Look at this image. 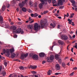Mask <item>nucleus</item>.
Segmentation results:
<instances>
[{"mask_svg":"<svg viewBox=\"0 0 77 77\" xmlns=\"http://www.w3.org/2000/svg\"><path fill=\"white\" fill-rule=\"evenodd\" d=\"M25 2H23V1H22V3H20L19 4V6L20 7H21L20 8H22L23 7L24 4H25Z\"/></svg>","mask_w":77,"mask_h":77,"instance_id":"9d476101","label":"nucleus"},{"mask_svg":"<svg viewBox=\"0 0 77 77\" xmlns=\"http://www.w3.org/2000/svg\"><path fill=\"white\" fill-rule=\"evenodd\" d=\"M17 35H16V34H15L14 35V38H17Z\"/></svg>","mask_w":77,"mask_h":77,"instance_id":"052dcab7","label":"nucleus"},{"mask_svg":"<svg viewBox=\"0 0 77 77\" xmlns=\"http://www.w3.org/2000/svg\"><path fill=\"white\" fill-rule=\"evenodd\" d=\"M33 59L35 60H37L38 59V56L36 54H34L32 56Z\"/></svg>","mask_w":77,"mask_h":77,"instance_id":"1a4fd4ad","label":"nucleus"},{"mask_svg":"<svg viewBox=\"0 0 77 77\" xmlns=\"http://www.w3.org/2000/svg\"><path fill=\"white\" fill-rule=\"evenodd\" d=\"M22 10L23 12H26V9L24 8H22Z\"/></svg>","mask_w":77,"mask_h":77,"instance_id":"bb28decb","label":"nucleus"},{"mask_svg":"<svg viewBox=\"0 0 77 77\" xmlns=\"http://www.w3.org/2000/svg\"><path fill=\"white\" fill-rule=\"evenodd\" d=\"M54 59V55H51L50 56V57H48V58H47V61L48 62H51L53 61Z\"/></svg>","mask_w":77,"mask_h":77,"instance_id":"7ed1b4c3","label":"nucleus"},{"mask_svg":"<svg viewBox=\"0 0 77 77\" xmlns=\"http://www.w3.org/2000/svg\"><path fill=\"white\" fill-rule=\"evenodd\" d=\"M59 55L57 54L55 55V58L56 60H58L59 58Z\"/></svg>","mask_w":77,"mask_h":77,"instance_id":"4be33fe9","label":"nucleus"},{"mask_svg":"<svg viewBox=\"0 0 77 77\" xmlns=\"http://www.w3.org/2000/svg\"><path fill=\"white\" fill-rule=\"evenodd\" d=\"M48 22V20L47 19H45L44 20L42 21L41 22V27L42 29L46 27L47 26L46 23Z\"/></svg>","mask_w":77,"mask_h":77,"instance_id":"f257e3e1","label":"nucleus"},{"mask_svg":"<svg viewBox=\"0 0 77 77\" xmlns=\"http://www.w3.org/2000/svg\"><path fill=\"white\" fill-rule=\"evenodd\" d=\"M39 29V25L38 24L36 23L35 24L33 27V29L35 30H38Z\"/></svg>","mask_w":77,"mask_h":77,"instance_id":"423d86ee","label":"nucleus"},{"mask_svg":"<svg viewBox=\"0 0 77 77\" xmlns=\"http://www.w3.org/2000/svg\"><path fill=\"white\" fill-rule=\"evenodd\" d=\"M49 11H43V14H47L48 12Z\"/></svg>","mask_w":77,"mask_h":77,"instance_id":"c756f323","label":"nucleus"},{"mask_svg":"<svg viewBox=\"0 0 77 77\" xmlns=\"http://www.w3.org/2000/svg\"><path fill=\"white\" fill-rule=\"evenodd\" d=\"M22 24V23H20V22H19V23H18V25H21Z\"/></svg>","mask_w":77,"mask_h":77,"instance_id":"338daca9","label":"nucleus"},{"mask_svg":"<svg viewBox=\"0 0 77 77\" xmlns=\"http://www.w3.org/2000/svg\"><path fill=\"white\" fill-rule=\"evenodd\" d=\"M72 5L74 7V8H76L77 7V6L75 5V4H73Z\"/></svg>","mask_w":77,"mask_h":77,"instance_id":"4d7b16f0","label":"nucleus"},{"mask_svg":"<svg viewBox=\"0 0 77 77\" xmlns=\"http://www.w3.org/2000/svg\"><path fill=\"white\" fill-rule=\"evenodd\" d=\"M29 55L30 57H31V56H32L33 54L32 53H31L29 54Z\"/></svg>","mask_w":77,"mask_h":77,"instance_id":"e2e57ef3","label":"nucleus"},{"mask_svg":"<svg viewBox=\"0 0 77 77\" xmlns=\"http://www.w3.org/2000/svg\"><path fill=\"white\" fill-rule=\"evenodd\" d=\"M32 19H31L30 17H29V19L28 20V21H32Z\"/></svg>","mask_w":77,"mask_h":77,"instance_id":"09e8293b","label":"nucleus"},{"mask_svg":"<svg viewBox=\"0 0 77 77\" xmlns=\"http://www.w3.org/2000/svg\"><path fill=\"white\" fill-rule=\"evenodd\" d=\"M0 15L1 14H0V23L2 24L3 23V18L2 16Z\"/></svg>","mask_w":77,"mask_h":77,"instance_id":"9b49d317","label":"nucleus"},{"mask_svg":"<svg viewBox=\"0 0 77 77\" xmlns=\"http://www.w3.org/2000/svg\"><path fill=\"white\" fill-rule=\"evenodd\" d=\"M33 68V67H32V66L31 65L29 66H28V68Z\"/></svg>","mask_w":77,"mask_h":77,"instance_id":"79ce46f5","label":"nucleus"},{"mask_svg":"<svg viewBox=\"0 0 77 77\" xmlns=\"http://www.w3.org/2000/svg\"><path fill=\"white\" fill-rule=\"evenodd\" d=\"M28 53H26V54H22L21 55L20 58L22 60H23L24 59L25 57H26L28 56Z\"/></svg>","mask_w":77,"mask_h":77,"instance_id":"0eeeda50","label":"nucleus"},{"mask_svg":"<svg viewBox=\"0 0 77 77\" xmlns=\"http://www.w3.org/2000/svg\"><path fill=\"white\" fill-rule=\"evenodd\" d=\"M10 29L11 30L13 31V33L14 34H15V33L14 32H16V30L17 27L15 26H11L10 28Z\"/></svg>","mask_w":77,"mask_h":77,"instance_id":"39448f33","label":"nucleus"},{"mask_svg":"<svg viewBox=\"0 0 77 77\" xmlns=\"http://www.w3.org/2000/svg\"><path fill=\"white\" fill-rule=\"evenodd\" d=\"M56 1L55 0H52V3L53 4H54V3H56Z\"/></svg>","mask_w":77,"mask_h":77,"instance_id":"e433bc0d","label":"nucleus"},{"mask_svg":"<svg viewBox=\"0 0 77 77\" xmlns=\"http://www.w3.org/2000/svg\"><path fill=\"white\" fill-rule=\"evenodd\" d=\"M32 69H36V68L37 66H32Z\"/></svg>","mask_w":77,"mask_h":77,"instance_id":"a19ab883","label":"nucleus"},{"mask_svg":"<svg viewBox=\"0 0 77 77\" xmlns=\"http://www.w3.org/2000/svg\"><path fill=\"white\" fill-rule=\"evenodd\" d=\"M60 24H58L57 26V29H60Z\"/></svg>","mask_w":77,"mask_h":77,"instance_id":"13d9d810","label":"nucleus"},{"mask_svg":"<svg viewBox=\"0 0 77 77\" xmlns=\"http://www.w3.org/2000/svg\"><path fill=\"white\" fill-rule=\"evenodd\" d=\"M6 6L7 8H9V7H10V5L9 4H6Z\"/></svg>","mask_w":77,"mask_h":77,"instance_id":"f704fd0d","label":"nucleus"},{"mask_svg":"<svg viewBox=\"0 0 77 77\" xmlns=\"http://www.w3.org/2000/svg\"><path fill=\"white\" fill-rule=\"evenodd\" d=\"M2 74L3 75V76H5L6 75V72H2Z\"/></svg>","mask_w":77,"mask_h":77,"instance_id":"c9c22d12","label":"nucleus"},{"mask_svg":"<svg viewBox=\"0 0 77 77\" xmlns=\"http://www.w3.org/2000/svg\"><path fill=\"white\" fill-rule=\"evenodd\" d=\"M64 6H61L59 7L60 9H62L64 8Z\"/></svg>","mask_w":77,"mask_h":77,"instance_id":"de8ad7c7","label":"nucleus"},{"mask_svg":"<svg viewBox=\"0 0 77 77\" xmlns=\"http://www.w3.org/2000/svg\"><path fill=\"white\" fill-rule=\"evenodd\" d=\"M31 16L32 17H34V14H32V13L31 14Z\"/></svg>","mask_w":77,"mask_h":77,"instance_id":"a18cd8bd","label":"nucleus"},{"mask_svg":"<svg viewBox=\"0 0 77 77\" xmlns=\"http://www.w3.org/2000/svg\"><path fill=\"white\" fill-rule=\"evenodd\" d=\"M45 2H46L45 4L47 5L48 2L49 3H51V0H45Z\"/></svg>","mask_w":77,"mask_h":77,"instance_id":"f3484780","label":"nucleus"},{"mask_svg":"<svg viewBox=\"0 0 77 77\" xmlns=\"http://www.w3.org/2000/svg\"><path fill=\"white\" fill-rule=\"evenodd\" d=\"M3 53L4 54L6 52V50L5 49H3Z\"/></svg>","mask_w":77,"mask_h":77,"instance_id":"8fccbe9b","label":"nucleus"},{"mask_svg":"<svg viewBox=\"0 0 77 77\" xmlns=\"http://www.w3.org/2000/svg\"><path fill=\"white\" fill-rule=\"evenodd\" d=\"M29 5L31 6H32L33 5V2H32L30 1L29 2Z\"/></svg>","mask_w":77,"mask_h":77,"instance_id":"393cba45","label":"nucleus"},{"mask_svg":"<svg viewBox=\"0 0 77 77\" xmlns=\"http://www.w3.org/2000/svg\"><path fill=\"white\" fill-rule=\"evenodd\" d=\"M53 46H54L57 45V44L56 42H54L53 44Z\"/></svg>","mask_w":77,"mask_h":77,"instance_id":"37998d69","label":"nucleus"},{"mask_svg":"<svg viewBox=\"0 0 77 77\" xmlns=\"http://www.w3.org/2000/svg\"><path fill=\"white\" fill-rule=\"evenodd\" d=\"M33 22H34V21H33V20H32V21L30 22H29V24H31V23H33Z\"/></svg>","mask_w":77,"mask_h":77,"instance_id":"680f3d73","label":"nucleus"},{"mask_svg":"<svg viewBox=\"0 0 77 77\" xmlns=\"http://www.w3.org/2000/svg\"><path fill=\"white\" fill-rule=\"evenodd\" d=\"M62 66L63 67H65L66 66V65L65 64V63H62Z\"/></svg>","mask_w":77,"mask_h":77,"instance_id":"cd10ccee","label":"nucleus"},{"mask_svg":"<svg viewBox=\"0 0 77 77\" xmlns=\"http://www.w3.org/2000/svg\"><path fill=\"white\" fill-rule=\"evenodd\" d=\"M73 49H74V48H71V51H72V52H73Z\"/></svg>","mask_w":77,"mask_h":77,"instance_id":"69168bd1","label":"nucleus"},{"mask_svg":"<svg viewBox=\"0 0 77 77\" xmlns=\"http://www.w3.org/2000/svg\"><path fill=\"white\" fill-rule=\"evenodd\" d=\"M10 3L12 5H14L16 2H15V0H13L12 1H11L10 2Z\"/></svg>","mask_w":77,"mask_h":77,"instance_id":"412c9836","label":"nucleus"},{"mask_svg":"<svg viewBox=\"0 0 77 77\" xmlns=\"http://www.w3.org/2000/svg\"><path fill=\"white\" fill-rule=\"evenodd\" d=\"M63 5V3L62 2V0H58V2L57 4L53 5L54 6H57L58 7L59 5L62 6Z\"/></svg>","mask_w":77,"mask_h":77,"instance_id":"20e7f679","label":"nucleus"},{"mask_svg":"<svg viewBox=\"0 0 77 77\" xmlns=\"http://www.w3.org/2000/svg\"><path fill=\"white\" fill-rule=\"evenodd\" d=\"M50 25L51 26V27L52 28H54L56 26V24L55 23H54L53 24L51 23L50 24Z\"/></svg>","mask_w":77,"mask_h":77,"instance_id":"4468645a","label":"nucleus"},{"mask_svg":"<svg viewBox=\"0 0 77 77\" xmlns=\"http://www.w3.org/2000/svg\"><path fill=\"white\" fill-rule=\"evenodd\" d=\"M42 17V16L41 15H39L38 16V18H40Z\"/></svg>","mask_w":77,"mask_h":77,"instance_id":"0e129e2a","label":"nucleus"},{"mask_svg":"<svg viewBox=\"0 0 77 77\" xmlns=\"http://www.w3.org/2000/svg\"><path fill=\"white\" fill-rule=\"evenodd\" d=\"M43 7V4H42L40 3L39 5V7L40 9H42Z\"/></svg>","mask_w":77,"mask_h":77,"instance_id":"aec40b11","label":"nucleus"},{"mask_svg":"<svg viewBox=\"0 0 77 77\" xmlns=\"http://www.w3.org/2000/svg\"><path fill=\"white\" fill-rule=\"evenodd\" d=\"M59 63H62V60L61 59H60L59 60Z\"/></svg>","mask_w":77,"mask_h":77,"instance_id":"49530a36","label":"nucleus"},{"mask_svg":"<svg viewBox=\"0 0 77 77\" xmlns=\"http://www.w3.org/2000/svg\"><path fill=\"white\" fill-rule=\"evenodd\" d=\"M27 27L29 29L32 31L33 29V26L32 25H29L27 26Z\"/></svg>","mask_w":77,"mask_h":77,"instance_id":"f8f14e48","label":"nucleus"},{"mask_svg":"<svg viewBox=\"0 0 77 77\" xmlns=\"http://www.w3.org/2000/svg\"><path fill=\"white\" fill-rule=\"evenodd\" d=\"M71 3H72V5H75V1L74 0H73V1H72V2H71Z\"/></svg>","mask_w":77,"mask_h":77,"instance_id":"72a5a7b5","label":"nucleus"},{"mask_svg":"<svg viewBox=\"0 0 77 77\" xmlns=\"http://www.w3.org/2000/svg\"><path fill=\"white\" fill-rule=\"evenodd\" d=\"M75 48H76L77 49V45L75 46Z\"/></svg>","mask_w":77,"mask_h":77,"instance_id":"774afa93","label":"nucleus"},{"mask_svg":"<svg viewBox=\"0 0 77 77\" xmlns=\"http://www.w3.org/2000/svg\"><path fill=\"white\" fill-rule=\"evenodd\" d=\"M56 69L57 70H60V65L59 64H57L56 65Z\"/></svg>","mask_w":77,"mask_h":77,"instance_id":"a211bd4d","label":"nucleus"},{"mask_svg":"<svg viewBox=\"0 0 77 77\" xmlns=\"http://www.w3.org/2000/svg\"><path fill=\"white\" fill-rule=\"evenodd\" d=\"M61 74V73H55L54 75H59L60 74Z\"/></svg>","mask_w":77,"mask_h":77,"instance_id":"4c0bfd02","label":"nucleus"},{"mask_svg":"<svg viewBox=\"0 0 77 77\" xmlns=\"http://www.w3.org/2000/svg\"><path fill=\"white\" fill-rule=\"evenodd\" d=\"M58 44L60 45H63L64 43V42L61 40H60L58 41Z\"/></svg>","mask_w":77,"mask_h":77,"instance_id":"ddd939ff","label":"nucleus"},{"mask_svg":"<svg viewBox=\"0 0 77 77\" xmlns=\"http://www.w3.org/2000/svg\"><path fill=\"white\" fill-rule=\"evenodd\" d=\"M64 16H65V17H68L69 16V13H67V15L64 14Z\"/></svg>","mask_w":77,"mask_h":77,"instance_id":"58836bf2","label":"nucleus"},{"mask_svg":"<svg viewBox=\"0 0 77 77\" xmlns=\"http://www.w3.org/2000/svg\"><path fill=\"white\" fill-rule=\"evenodd\" d=\"M40 2H42L41 4H42L43 5H44V4H45V0H40Z\"/></svg>","mask_w":77,"mask_h":77,"instance_id":"5701e85b","label":"nucleus"},{"mask_svg":"<svg viewBox=\"0 0 77 77\" xmlns=\"http://www.w3.org/2000/svg\"><path fill=\"white\" fill-rule=\"evenodd\" d=\"M35 8V9L37 8V3H35L34 4Z\"/></svg>","mask_w":77,"mask_h":77,"instance_id":"473e14b6","label":"nucleus"},{"mask_svg":"<svg viewBox=\"0 0 77 77\" xmlns=\"http://www.w3.org/2000/svg\"><path fill=\"white\" fill-rule=\"evenodd\" d=\"M67 21H69L68 23L69 24H71L72 23V21L70 19H68Z\"/></svg>","mask_w":77,"mask_h":77,"instance_id":"a878e982","label":"nucleus"},{"mask_svg":"<svg viewBox=\"0 0 77 77\" xmlns=\"http://www.w3.org/2000/svg\"><path fill=\"white\" fill-rule=\"evenodd\" d=\"M61 39L63 41H66L68 39V35H64L61 37Z\"/></svg>","mask_w":77,"mask_h":77,"instance_id":"6e6552de","label":"nucleus"},{"mask_svg":"<svg viewBox=\"0 0 77 77\" xmlns=\"http://www.w3.org/2000/svg\"><path fill=\"white\" fill-rule=\"evenodd\" d=\"M74 73H75L74 72H72L70 74V75L71 76L73 75Z\"/></svg>","mask_w":77,"mask_h":77,"instance_id":"c03bdc74","label":"nucleus"},{"mask_svg":"<svg viewBox=\"0 0 77 77\" xmlns=\"http://www.w3.org/2000/svg\"><path fill=\"white\" fill-rule=\"evenodd\" d=\"M14 52V49L13 48H12L10 50V52L11 53Z\"/></svg>","mask_w":77,"mask_h":77,"instance_id":"c85d7f7f","label":"nucleus"},{"mask_svg":"<svg viewBox=\"0 0 77 77\" xmlns=\"http://www.w3.org/2000/svg\"><path fill=\"white\" fill-rule=\"evenodd\" d=\"M28 11L29 12V13H31L32 12V11H31V10H30V9L29 10H28Z\"/></svg>","mask_w":77,"mask_h":77,"instance_id":"5fc2aeb1","label":"nucleus"},{"mask_svg":"<svg viewBox=\"0 0 77 77\" xmlns=\"http://www.w3.org/2000/svg\"><path fill=\"white\" fill-rule=\"evenodd\" d=\"M51 70H49L48 72V75H50L51 73Z\"/></svg>","mask_w":77,"mask_h":77,"instance_id":"2f4dec72","label":"nucleus"},{"mask_svg":"<svg viewBox=\"0 0 77 77\" xmlns=\"http://www.w3.org/2000/svg\"><path fill=\"white\" fill-rule=\"evenodd\" d=\"M16 56V55L15 54L13 53L11 55V57L12 58H13L14 57H15Z\"/></svg>","mask_w":77,"mask_h":77,"instance_id":"b1692460","label":"nucleus"},{"mask_svg":"<svg viewBox=\"0 0 77 77\" xmlns=\"http://www.w3.org/2000/svg\"><path fill=\"white\" fill-rule=\"evenodd\" d=\"M6 53L7 54L6 55L8 57L10 55V54H9V50L7 49L6 51Z\"/></svg>","mask_w":77,"mask_h":77,"instance_id":"dca6fc26","label":"nucleus"},{"mask_svg":"<svg viewBox=\"0 0 77 77\" xmlns=\"http://www.w3.org/2000/svg\"><path fill=\"white\" fill-rule=\"evenodd\" d=\"M54 46H52V47H50V49L51 50H52L53 49V48L54 47Z\"/></svg>","mask_w":77,"mask_h":77,"instance_id":"864d4df0","label":"nucleus"},{"mask_svg":"<svg viewBox=\"0 0 77 77\" xmlns=\"http://www.w3.org/2000/svg\"><path fill=\"white\" fill-rule=\"evenodd\" d=\"M39 15V14L36 13L34 14V17H36Z\"/></svg>","mask_w":77,"mask_h":77,"instance_id":"7c9ffc66","label":"nucleus"},{"mask_svg":"<svg viewBox=\"0 0 77 77\" xmlns=\"http://www.w3.org/2000/svg\"><path fill=\"white\" fill-rule=\"evenodd\" d=\"M19 69H24V68L23 66H21L20 67H19Z\"/></svg>","mask_w":77,"mask_h":77,"instance_id":"ea45409f","label":"nucleus"},{"mask_svg":"<svg viewBox=\"0 0 77 77\" xmlns=\"http://www.w3.org/2000/svg\"><path fill=\"white\" fill-rule=\"evenodd\" d=\"M32 73L33 74H36V72L34 71H33L32 72Z\"/></svg>","mask_w":77,"mask_h":77,"instance_id":"3c124183","label":"nucleus"},{"mask_svg":"<svg viewBox=\"0 0 77 77\" xmlns=\"http://www.w3.org/2000/svg\"><path fill=\"white\" fill-rule=\"evenodd\" d=\"M6 6L5 5H3L2 8V10L3 11H4L5 10Z\"/></svg>","mask_w":77,"mask_h":77,"instance_id":"6ab92c4d","label":"nucleus"},{"mask_svg":"<svg viewBox=\"0 0 77 77\" xmlns=\"http://www.w3.org/2000/svg\"><path fill=\"white\" fill-rule=\"evenodd\" d=\"M4 64L5 65V66H7V62H5L4 63Z\"/></svg>","mask_w":77,"mask_h":77,"instance_id":"603ef678","label":"nucleus"},{"mask_svg":"<svg viewBox=\"0 0 77 77\" xmlns=\"http://www.w3.org/2000/svg\"><path fill=\"white\" fill-rule=\"evenodd\" d=\"M45 55V54L44 53L42 52L40 53L39 56L41 57H44Z\"/></svg>","mask_w":77,"mask_h":77,"instance_id":"2eb2a0df","label":"nucleus"},{"mask_svg":"<svg viewBox=\"0 0 77 77\" xmlns=\"http://www.w3.org/2000/svg\"><path fill=\"white\" fill-rule=\"evenodd\" d=\"M73 69H74V70H76L77 69V67H75L74 68H73Z\"/></svg>","mask_w":77,"mask_h":77,"instance_id":"bf43d9fd","label":"nucleus"},{"mask_svg":"<svg viewBox=\"0 0 77 77\" xmlns=\"http://www.w3.org/2000/svg\"><path fill=\"white\" fill-rule=\"evenodd\" d=\"M69 38H70V39H72L73 38L70 35H69Z\"/></svg>","mask_w":77,"mask_h":77,"instance_id":"6e6d98bb","label":"nucleus"},{"mask_svg":"<svg viewBox=\"0 0 77 77\" xmlns=\"http://www.w3.org/2000/svg\"><path fill=\"white\" fill-rule=\"evenodd\" d=\"M14 33L15 34L20 33H21V34H23L24 33V31L20 28H19L16 30V31L14 32Z\"/></svg>","mask_w":77,"mask_h":77,"instance_id":"f03ea898","label":"nucleus"}]
</instances>
